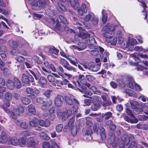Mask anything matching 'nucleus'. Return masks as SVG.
Here are the masks:
<instances>
[{"label": "nucleus", "instance_id": "obj_1", "mask_svg": "<svg viewBox=\"0 0 148 148\" xmlns=\"http://www.w3.org/2000/svg\"><path fill=\"white\" fill-rule=\"evenodd\" d=\"M10 101H5L4 103L2 105V108L4 111L7 113H10L11 117L14 119H16L19 116L20 114L24 112L23 108L19 106L17 108H14L13 111H10L8 108L10 106Z\"/></svg>", "mask_w": 148, "mask_h": 148}, {"label": "nucleus", "instance_id": "obj_2", "mask_svg": "<svg viewBox=\"0 0 148 148\" xmlns=\"http://www.w3.org/2000/svg\"><path fill=\"white\" fill-rule=\"evenodd\" d=\"M129 105V103H127L126 104L127 106L126 112L132 118H130L128 116H126L124 118V119L128 123H137L138 122V120L137 118L135 117V116L133 113L135 114H137L139 113L138 112H143V110L142 108H137V109L133 110L132 111L129 107H127Z\"/></svg>", "mask_w": 148, "mask_h": 148}, {"label": "nucleus", "instance_id": "obj_3", "mask_svg": "<svg viewBox=\"0 0 148 148\" xmlns=\"http://www.w3.org/2000/svg\"><path fill=\"white\" fill-rule=\"evenodd\" d=\"M60 20L62 22V23L60 24L59 21L57 18H51V22L53 24L56 23V25L55 26L56 29L59 31H63L66 25H65L68 24V23L65 18L63 16L60 15L59 16Z\"/></svg>", "mask_w": 148, "mask_h": 148}, {"label": "nucleus", "instance_id": "obj_4", "mask_svg": "<svg viewBox=\"0 0 148 148\" xmlns=\"http://www.w3.org/2000/svg\"><path fill=\"white\" fill-rule=\"evenodd\" d=\"M73 83L80 91L85 93V94L83 95L84 97L89 98L90 97V96L92 95V93L90 91H86V87L84 85V84H80L79 81L76 82L73 81Z\"/></svg>", "mask_w": 148, "mask_h": 148}, {"label": "nucleus", "instance_id": "obj_5", "mask_svg": "<svg viewBox=\"0 0 148 148\" xmlns=\"http://www.w3.org/2000/svg\"><path fill=\"white\" fill-rule=\"evenodd\" d=\"M134 138V136L132 134H125L121 138V143L119 145L120 148H124L125 145H127L131 140Z\"/></svg>", "mask_w": 148, "mask_h": 148}, {"label": "nucleus", "instance_id": "obj_6", "mask_svg": "<svg viewBox=\"0 0 148 148\" xmlns=\"http://www.w3.org/2000/svg\"><path fill=\"white\" fill-rule=\"evenodd\" d=\"M46 4V0H40L32 4V7L33 10H38L44 8Z\"/></svg>", "mask_w": 148, "mask_h": 148}, {"label": "nucleus", "instance_id": "obj_7", "mask_svg": "<svg viewBox=\"0 0 148 148\" xmlns=\"http://www.w3.org/2000/svg\"><path fill=\"white\" fill-rule=\"evenodd\" d=\"M99 97L97 96H93L91 97L93 102V105L91 106V109L93 111L97 110L100 108L101 103L98 100Z\"/></svg>", "mask_w": 148, "mask_h": 148}, {"label": "nucleus", "instance_id": "obj_8", "mask_svg": "<svg viewBox=\"0 0 148 148\" xmlns=\"http://www.w3.org/2000/svg\"><path fill=\"white\" fill-rule=\"evenodd\" d=\"M120 27V24H111L110 23H107L103 27L102 29L103 31L105 32L114 31L115 29H118Z\"/></svg>", "mask_w": 148, "mask_h": 148}, {"label": "nucleus", "instance_id": "obj_9", "mask_svg": "<svg viewBox=\"0 0 148 148\" xmlns=\"http://www.w3.org/2000/svg\"><path fill=\"white\" fill-rule=\"evenodd\" d=\"M95 132L97 134H100L102 140L105 139L106 138L105 130L102 127H97L96 125L95 124L93 127Z\"/></svg>", "mask_w": 148, "mask_h": 148}, {"label": "nucleus", "instance_id": "obj_10", "mask_svg": "<svg viewBox=\"0 0 148 148\" xmlns=\"http://www.w3.org/2000/svg\"><path fill=\"white\" fill-rule=\"evenodd\" d=\"M38 120L36 118H34L29 121V124L32 127H35L36 130L40 131L42 130V128L39 126L37 127L38 125Z\"/></svg>", "mask_w": 148, "mask_h": 148}, {"label": "nucleus", "instance_id": "obj_11", "mask_svg": "<svg viewBox=\"0 0 148 148\" xmlns=\"http://www.w3.org/2000/svg\"><path fill=\"white\" fill-rule=\"evenodd\" d=\"M64 100V97L61 95H58L55 97L54 103L56 106L58 107L62 106L63 102Z\"/></svg>", "mask_w": 148, "mask_h": 148}, {"label": "nucleus", "instance_id": "obj_12", "mask_svg": "<svg viewBox=\"0 0 148 148\" xmlns=\"http://www.w3.org/2000/svg\"><path fill=\"white\" fill-rule=\"evenodd\" d=\"M90 36L85 31L82 30L79 31V34L75 36V39L76 41L79 40V39L80 38L82 39H86L87 38H89Z\"/></svg>", "mask_w": 148, "mask_h": 148}, {"label": "nucleus", "instance_id": "obj_13", "mask_svg": "<svg viewBox=\"0 0 148 148\" xmlns=\"http://www.w3.org/2000/svg\"><path fill=\"white\" fill-rule=\"evenodd\" d=\"M47 49L48 50V51L49 53L52 54L51 56L52 58H57L59 52L58 50L54 47L50 48L48 49L47 48H45V51H47Z\"/></svg>", "mask_w": 148, "mask_h": 148}, {"label": "nucleus", "instance_id": "obj_14", "mask_svg": "<svg viewBox=\"0 0 148 148\" xmlns=\"http://www.w3.org/2000/svg\"><path fill=\"white\" fill-rule=\"evenodd\" d=\"M87 8L86 5L84 3H82L81 7L79 8L77 10L79 16L82 18L83 14L86 13L87 12Z\"/></svg>", "mask_w": 148, "mask_h": 148}, {"label": "nucleus", "instance_id": "obj_15", "mask_svg": "<svg viewBox=\"0 0 148 148\" xmlns=\"http://www.w3.org/2000/svg\"><path fill=\"white\" fill-rule=\"evenodd\" d=\"M112 113L110 112H106L105 114L102 113L101 116L100 118L97 119V120L99 122L103 121L104 120H108L112 116Z\"/></svg>", "mask_w": 148, "mask_h": 148}, {"label": "nucleus", "instance_id": "obj_16", "mask_svg": "<svg viewBox=\"0 0 148 148\" xmlns=\"http://www.w3.org/2000/svg\"><path fill=\"white\" fill-rule=\"evenodd\" d=\"M95 48L94 49L91 50L90 52L92 55L94 56H97L99 54L100 51V53H102L104 51V49L103 48L97 46L94 47Z\"/></svg>", "mask_w": 148, "mask_h": 148}, {"label": "nucleus", "instance_id": "obj_17", "mask_svg": "<svg viewBox=\"0 0 148 148\" xmlns=\"http://www.w3.org/2000/svg\"><path fill=\"white\" fill-rule=\"evenodd\" d=\"M114 31L106 32L103 33V36L106 38V41L107 42H110V39L113 38L114 34Z\"/></svg>", "mask_w": 148, "mask_h": 148}, {"label": "nucleus", "instance_id": "obj_18", "mask_svg": "<svg viewBox=\"0 0 148 148\" xmlns=\"http://www.w3.org/2000/svg\"><path fill=\"white\" fill-rule=\"evenodd\" d=\"M86 86L88 87L89 89L92 91L94 94L99 95L100 93V89L99 88L97 89L94 86L92 85L89 83L86 84Z\"/></svg>", "mask_w": 148, "mask_h": 148}, {"label": "nucleus", "instance_id": "obj_19", "mask_svg": "<svg viewBox=\"0 0 148 148\" xmlns=\"http://www.w3.org/2000/svg\"><path fill=\"white\" fill-rule=\"evenodd\" d=\"M27 143L28 146L30 147L36 145L38 144V142L33 137H30L27 139Z\"/></svg>", "mask_w": 148, "mask_h": 148}, {"label": "nucleus", "instance_id": "obj_20", "mask_svg": "<svg viewBox=\"0 0 148 148\" xmlns=\"http://www.w3.org/2000/svg\"><path fill=\"white\" fill-rule=\"evenodd\" d=\"M125 78L126 79V84L128 86L132 89H133V80L132 76L129 75H126Z\"/></svg>", "mask_w": 148, "mask_h": 148}, {"label": "nucleus", "instance_id": "obj_21", "mask_svg": "<svg viewBox=\"0 0 148 148\" xmlns=\"http://www.w3.org/2000/svg\"><path fill=\"white\" fill-rule=\"evenodd\" d=\"M72 114V110L70 109L66 110L63 112L62 120L65 121L69 117L71 116Z\"/></svg>", "mask_w": 148, "mask_h": 148}, {"label": "nucleus", "instance_id": "obj_22", "mask_svg": "<svg viewBox=\"0 0 148 148\" xmlns=\"http://www.w3.org/2000/svg\"><path fill=\"white\" fill-rule=\"evenodd\" d=\"M65 64H66L67 65H64L63 66L67 70L71 71H72L74 72H76L77 70L73 67L72 66L70 65H69V63L65 59H62L61 60Z\"/></svg>", "mask_w": 148, "mask_h": 148}, {"label": "nucleus", "instance_id": "obj_23", "mask_svg": "<svg viewBox=\"0 0 148 148\" xmlns=\"http://www.w3.org/2000/svg\"><path fill=\"white\" fill-rule=\"evenodd\" d=\"M92 133V132L91 128L90 127L88 128L86 130L84 134V137L86 138V140L87 141L91 140L92 139L91 134Z\"/></svg>", "mask_w": 148, "mask_h": 148}, {"label": "nucleus", "instance_id": "obj_24", "mask_svg": "<svg viewBox=\"0 0 148 148\" xmlns=\"http://www.w3.org/2000/svg\"><path fill=\"white\" fill-rule=\"evenodd\" d=\"M95 15L92 12H89L88 14L86 15L85 17H82V19H83L85 21H91L94 18Z\"/></svg>", "mask_w": 148, "mask_h": 148}, {"label": "nucleus", "instance_id": "obj_25", "mask_svg": "<svg viewBox=\"0 0 148 148\" xmlns=\"http://www.w3.org/2000/svg\"><path fill=\"white\" fill-rule=\"evenodd\" d=\"M8 142L9 144L14 146H16L18 145V138L15 136L10 138L8 140Z\"/></svg>", "mask_w": 148, "mask_h": 148}, {"label": "nucleus", "instance_id": "obj_26", "mask_svg": "<svg viewBox=\"0 0 148 148\" xmlns=\"http://www.w3.org/2000/svg\"><path fill=\"white\" fill-rule=\"evenodd\" d=\"M47 78L49 82L51 84V86L53 87L56 86L55 84V79L52 74H49L47 76Z\"/></svg>", "mask_w": 148, "mask_h": 148}, {"label": "nucleus", "instance_id": "obj_27", "mask_svg": "<svg viewBox=\"0 0 148 148\" xmlns=\"http://www.w3.org/2000/svg\"><path fill=\"white\" fill-rule=\"evenodd\" d=\"M14 84V87L18 89L20 88L21 87V84L19 80L16 77H14L13 79Z\"/></svg>", "mask_w": 148, "mask_h": 148}, {"label": "nucleus", "instance_id": "obj_28", "mask_svg": "<svg viewBox=\"0 0 148 148\" xmlns=\"http://www.w3.org/2000/svg\"><path fill=\"white\" fill-rule=\"evenodd\" d=\"M8 138L7 135L5 134L4 132H2L1 133V135L0 136V143H5L7 142Z\"/></svg>", "mask_w": 148, "mask_h": 148}, {"label": "nucleus", "instance_id": "obj_29", "mask_svg": "<svg viewBox=\"0 0 148 148\" xmlns=\"http://www.w3.org/2000/svg\"><path fill=\"white\" fill-rule=\"evenodd\" d=\"M79 0H69L71 5L75 9H77L79 6V4L78 2Z\"/></svg>", "mask_w": 148, "mask_h": 148}, {"label": "nucleus", "instance_id": "obj_30", "mask_svg": "<svg viewBox=\"0 0 148 148\" xmlns=\"http://www.w3.org/2000/svg\"><path fill=\"white\" fill-rule=\"evenodd\" d=\"M71 128L70 130L72 135L73 136H76L79 130V128L77 126H74Z\"/></svg>", "mask_w": 148, "mask_h": 148}, {"label": "nucleus", "instance_id": "obj_31", "mask_svg": "<svg viewBox=\"0 0 148 148\" xmlns=\"http://www.w3.org/2000/svg\"><path fill=\"white\" fill-rule=\"evenodd\" d=\"M125 76L122 77V80L119 79H117L116 80V82L118 83L119 86L121 87L124 86L126 84V79L125 78Z\"/></svg>", "mask_w": 148, "mask_h": 148}, {"label": "nucleus", "instance_id": "obj_32", "mask_svg": "<svg viewBox=\"0 0 148 148\" xmlns=\"http://www.w3.org/2000/svg\"><path fill=\"white\" fill-rule=\"evenodd\" d=\"M109 55V53L108 52H104L102 53L101 54L100 57L101 59H103V61L104 62H106L107 61L108 59V56Z\"/></svg>", "mask_w": 148, "mask_h": 148}, {"label": "nucleus", "instance_id": "obj_33", "mask_svg": "<svg viewBox=\"0 0 148 148\" xmlns=\"http://www.w3.org/2000/svg\"><path fill=\"white\" fill-rule=\"evenodd\" d=\"M38 124L42 127H47L49 126L50 124L49 121L46 122L42 120H38Z\"/></svg>", "mask_w": 148, "mask_h": 148}, {"label": "nucleus", "instance_id": "obj_34", "mask_svg": "<svg viewBox=\"0 0 148 148\" xmlns=\"http://www.w3.org/2000/svg\"><path fill=\"white\" fill-rule=\"evenodd\" d=\"M6 85L7 87L10 90L14 88L13 81H12L10 79H8L7 81Z\"/></svg>", "mask_w": 148, "mask_h": 148}, {"label": "nucleus", "instance_id": "obj_35", "mask_svg": "<svg viewBox=\"0 0 148 148\" xmlns=\"http://www.w3.org/2000/svg\"><path fill=\"white\" fill-rule=\"evenodd\" d=\"M39 135L40 137L41 138L46 140H48L50 138V137L45 132H40V133Z\"/></svg>", "mask_w": 148, "mask_h": 148}, {"label": "nucleus", "instance_id": "obj_36", "mask_svg": "<svg viewBox=\"0 0 148 148\" xmlns=\"http://www.w3.org/2000/svg\"><path fill=\"white\" fill-rule=\"evenodd\" d=\"M132 108L133 110L137 109V106L139 105V103L136 101L134 100H131L130 102Z\"/></svg>", "mask_w": 148, "mask_h": 148}, {"label": "nucleus", "instance_id": "obj_37", "mask_svg": "<svg viewBox=\"0 0 148 148\" xmlns=\"http://www.w3.org/2000/svg\"><path fill=\"white\" fill-rule=\"evenodd\" d=\"M45 13L48 16L52 17L55 14V12L53 10L50 9H47L45 10Z\"/></svg>", "mask_w": 148, "mask_h": 148}, {"label": "nucleus", "instance_id": "obj_38", "mask_svg": "<svg viewBox=\"0 0 148 148\" xmlns=\"http://www.w3.org/2000/svg\"><path fill=\"white\" fill-rule=\"evenodd\" d=\"M28 112L32 114H35L36 112V110L34 106L31 104L28 106Z\"/></svg>", "mask_w": 148, "mask_h": 148}, {"label": "nucleus", "instance_id": "obj_39", "mask_svg": "<svg viewBox=\"0 0 148 148\" xmlns=\"http://www.w3.org/2000/svg\"><path fill=\"white\" fill-rule=\"evenodd\" d=\"M5 100L6 101H10L12 98V95L8 92L5 93L4 95Z\"/></svg>", "mask_w": 148, "mask_h": 148}, {"label": "nucleus", "instance_id": "obj_40", "mask_svg": "<svg viewBox=\"0 0 148 148\" xmlns=\"http://www.w3.org/2000/svg\"><path fill=\"white\" fill-rule=\"evenodd\" d=\"M18 141V144L22 147L25 146L27 142L26 140L23 137L20 138Z\"/></svg>", "mask_w": 148, "mask_h": 148}, {"label": "nucleus", "instance_id": "obj_41", "mask_svg": "<svg viewBox=\"0 0 148 148\" xmlns=\"http://www.w3.org/2000/svg\"><path fill=\"white\" fill-rule=\"evenodd\" d=\"M64 100L65 99L66 102L70 105H71L73 104V101L72 99V97L70 96V97L66 96L64 97Z\"/></svg>", "mask_w": 148, "mask_h": 148}, {"label": "nucleus", "instance_id": "obj_42", "mask_svg": "<svg viewBox=\"0 0 148 148\" xmlns=\"http://www.w3.org/2000/svg\"><path fill=\"white\" fill-rule=\"evenodd\" d=\"M102 20L103 23L104 24L106 23L107 18L105 10H103L102 12Z\"/></svg>", "mask_w": 148, "mask_h": 148}, {"label": "nucleus", "instance_id": "obj_43", "mask_svg": "<svg viewBox=\"0 0 148 148\" xmlns=\"http://www.w3.org/2000/svg\"><path fill=\"white\" fill-rule=\"evenodd\" d=\"M39 82L41 86L44 87L47 84V81L46 79L43 77H41L40 78Z\"/></svg>", "mask_w": 148, "mask_h": 148}, {"label": "nucleus", "instance_id": "obj_44", "mask_svg": "<svg viewBox=\"0 0 148 148\" xmlns=\"http://www.w3.org/2000/svg\"><path fill=\"white\" fill-rule=\"evenodd\" d=\"M22 102L24 104L27 105L30 103V100L26 97H23L21 99Z\"/></svg>", "mask_w": 148, "mask_h": 148}, {"label": "nucleus", "instance_id": "obj_45", "mask_svg": "<svg viewBox=\"0 0 148 148\" xmlns=\"http://www.w3.org/2000/svg\"><path fill=\"white\" fill-rule=\"evenodd\" d=\"M21 80L24 83L26 84H28V76L25 74H22L21 78Z\"/></svg>", "mask_w": 148, "mask_h": 148}, {"label": "nucleus", "instance_id": "obj_46", "mask_svg": "<svg viewBox=\"0 0 148 148\" xmlns=\"http://www.w3.org/2000/svg\"><path fill=\"white\" fill-rule=\"evenodd\" d=\"M6 88L3 86H0V99L3 97L4 92L6 91Z\"/></svg>", "mask_w": 148, "mask_h": 148}, {"label": "nucleus", "instance_id": "obj_47", "mask_svg": "<svg viewBox=\"0 0 148 148\" xmlns=\"http://www.w3.org/2000/svg\"><path fill=\"white\" fill-rule=\"evenodd\" d=\"M110 42H108L110 43L111 45L113 46L115 45H116L117 41V38L116 37L113 36V38L110 39Z\"/></svg>", "mask_w": 148, "mask_h": 148}, {"label": "nucleus", "instance_id": "obj_48", "mask_svg": "<svg viewBox=\"0 0 148 148\" xmlns=\"http://www.w3.org/2000/svg\"><path fill=\"white\" fill-rule=\"evenodd\" d=\"M9 43L10 47L13 49L16 48L17 47V44L15 41L10 40L9 41Z\"/></svg>", "mask_w": 148, "mask_h": 148}, {"label": "nucleus", "instance_id": "obj_49", "mask_svg": "<svg viewBox=\"0 0 148 148\" xmlns=\"http://www.w3.org/2000/svg\"><path fill=\"white\" fill-rule=\"evenodd\" d=\"M86 77L87 79L89 82H94L96 79L95 77L91 75H87L86 76Z\"/></svg>", "mask_w": 148, "mask_h": 148}, {"label": "nucleus", "instance_id": "obj_50", "mask_svg": "<svg viewBox=\"0 0 148 148\" xmlns=\"http://www.w3.org/2000/svg\"><path fill=\"white\" fill-rule=\"evenodd\" d=\"M75 121V118L73 117H72L69 121L68 123V126L69 127L71 128L74 125Z\"/></svg>", "mask_w": 148, "mask_h": 148}, {"label": "nucleus", "instance_id": "obj_51", "mask_svg": "<svg viewBox=\"0 0 148 148\" xmlns=\"http://www.w3.org/2000/svg\"><path fill=\"white\" fill-rule=\"evenodd\" d=\"M134 138L130 141H132L129 145V148H136L137 147V144L135 141H134Z\"/></svg>", "mask_w": 148, "mask_h": 148}, {"label": "nucleus", "instance_id": "obj_52", "mask_svg": "<svg viewBox=\"0 0 148 148\" xmlns=\"http://www.w3.org/2000/svg\"><path fill=\"white\" fill-rule=\"evenodd\" d=\"M112 104L111 101L108 100H106L103 101L102 102V106L103 107H106L110 106Z\"/></svg>", "mask_w": 148, "mask_h": 148}, {"label": "nucleus", "instance_id": "obj_53", "mask_svg": "<svg viewBox=\"0 0 148 148\" xmlns=\"http://www.w3.org/2000/svg\"><path fill=\"white\" fill-rule=\"evenodd\" d=\"M52 103V102L51 99H47L46 101H44L43 104L49 107L51 105Z\"/></svg>", "mask_w": 148, "mask_h": 148}, {"label": "nucleus", "instance_id": "obj_54", "mask_svg": "<svg viewBox=\"0 0 148 148\" xmlns=\"http://www.w3.org/2000/svg\"><path fill=\"white\" fill-rule=\"evenodd\" d=\"M53 92L52 90H47L44 92V95L47 97H50L52 95Z\"/></svg>", "mask_w": 148, "mask_h": 148}, {"label": "nucleus", "instance_id": "obj_55", "mask_svg": "<svg viewBox=\"0 0 148 148\" xmlns=\"http://www.w3.org/2000/svg\"><path fill=\"white\" fill-rule=\"evenodd\" d=\"M64 75V77L67 78L68 79H73L74 78V77L73 75L67 73H64L63 76Z\"/></svg>", "mask_w": 148, "mask_h": 148}, {"label": "nucleus", "instance_id": "obj_56", "mask_svg": "<svg viewBox=\"0 0 148 148\" xmlns=\"http://www.w3.org/2000/svg\"><path fill=\"white\" fill-rule=\"evenodd\" d=\"M88 39L90 42V44L92 47H94V44L96 42V41L95 38L92 37H90Z\"/></svg>", "mask_w": 148, "mask_h": 148}, {"label": "nucleus", "instance_id": "obj_57", "mask_svg": "<svg viewBox=\"0 0 148 148\" xmlns=\"http://www.w3.org/2000/svg\"><path fill=\"white\" fill-rule=\"evenodd\" d=\"M63 126L62 124H59L56 127V130L57 132L58 133L61 132L63 129Z\"/></svg>", "mask_w": 148, "mask_h": 148}, {"label": "nucleus", "instance_id": "obj_58", "mask_svg": "<svg viewBox=\"0 0 148 148\" xmlns=\"http://www.w3.org/2000/svg\"><path fill=\"white\" fill-rule=\"evenodd\" d=\"M26 92L27 94H32L34 92V90L31 88L28 87L26 89Z\"/></svg>", "mask_w": 148, "mask_h": 148}, {"label": "nucleus", "instance_id": "obj_59", "mask_svg": "<svg viewBox=\"0 0 148 148\" xmlns=\"http://www.w3.org/2000/svg\"><path fill=\"white\" fill-rule=\"evenodd\" d=\"M80 47H78L77 46H76L75 45H72L71 46V47L72 48H74L75 49H77L78 50L80 51V50H82L84 49H85L86 48V46L85 45H83L82 44V46L81 47L80 46Z\"/></svg>", "mask_w": 148, "mask_h": 148}, {"label": "nucleus", "instance_id": "obj_60", "mask_svg": "<svg viewBox=\"0 0 148 148\" xmlns=\"http://www.w3.org/2000/svg\"><path fill=\"white\" fill-rule=\"evenodd\" d=\"M33 59L35 62L39 64H41L42 63V62L37 56H34L33 57Z\"/></svg>", "mask_w": 148, "mask_h": 148}, {"label": "nucleus", "instance_id": "obj_61", "mask_svg": "<svg viewBox=\"0 0 148 148\" xmlns=\"http://www.w3.org/2000/svg\"><path fill=\"white\" fill-rule=\"evenodd\" d=\"M11 53L13 55H16L20 53V50L18 49H13L11 51Z\"/></svg>", "mask_w": 148, "mask_h": 148}, {"label": "nucleus", "instance_id": "obj_62", "mask_svg": "<svg viewBox=\"0 0 148 148\" xmlns=\"http://www.w3.org/2000/svg\"><path fill=\"white\" fill-rule=\"evenodd\" d=\"M85 77V76L83 75H80L78 76L79 79V82L81 83H84V82H83V81H85L86 79L84 78Z\"/></svg>", "mask_w": 148, "mask_h": 148}, {"label": "nucleus", "instance_id": "obj_63", "mask_svg": "<svg viewBox=\"0 0 148 148\" xmlns=\"http://www.w3.org/2000/svg\"><path fill=\"white\" fill-rule=\"evenodd\" d=\"M20 126L21 128L27 129L28 127V125L26 122H23L21 123Z\"/></svg>", "mask_w": 148, "mask_h": 148}, {"label": "nucleus", "instance_id": "obj_64", "mask_svg": "<svg viewBox=\"0 0 148 148\" xmlns=\"http://www.w3.org/2000/svg\"><path fill=\"white\" fill-rule=\"evenodd\" d=\"M137 66L136 69L138 71H141L144 70H146V68L142 65H137Z\"/></svg>", "mask_w": 148, "mask_h": 148}]
</instances>
